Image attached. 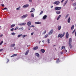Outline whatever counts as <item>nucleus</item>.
I'll return each instance as SVG.
<instances>
[{"label":"nucleus","mask_w":76,"mask_h":76,"mask_svg":"<svg viewBox=\"0 0 76 76\" xmlns=\"http://www.w3.org/2000/svg\"><path fill=\"white\" fill-rule=\"evenodd\" d=\"M71 43H72V38H70L69 40V44L70 48L72 49V48H73V45L71 44Z\"/></svg>","instance_id":"f257e3e1"},{"label":"nucleus","mask_w":76,"mask_h":76,"mask_svg":"<svg viewBox=\"0 0 76 76\" xmlns=\"http://www.w3.org/2000/svg\"><path fill=\"white\" fill-rule=\"evenodd\" d=\"M20 7H19L16 8V10H20Z\"/></svg>","instance_id":"c756f323"},{"label":"nucleus","mask_w":76,"mask_h":76,"mask_svg":"<svg viewBox=\"0 0 76 76\" xmlns=\"http://www.w3.org/2000/svg\"><path fill=\"white\" fill-rule=\"evenodd\" d=\"M25 36V37H27V35H24Z\"/></svg>","instance_id":"680f3d73"},{"label":"nucleus","mask_w":76,"mask_h":76,"mask_svg":"<svg viewBox=\"0 0 76 76\" xmlns=\"http://www.w3.org/2000/svg\"><path fill=\"white\" fill-rule=\"evenodd\" d=\"M64 51H65V53H66V52H67V50H64Z\"/></svg>","instance_id":"49530a36"},{"label":"nucleus","mask_w":76,"mask_h":76,"mask_svg":"<svg viewBox=\"0 0 76 76\" xmlns=\"http://www.w3.org/2000/svg\"><path fill=\"white\" fill-rule=\"evenodd\" d=\"M14 26H15V24H12L11 26V28H13V27H14Z\"/></svg>","instance_id":"ddd939ff"},{"label":"nucleus","mask_w":76,"mask_h":76,"mask_svg":"<svg viewBox=\"0 0 76 76\" xmlns=\"http://www.w3.org/2000/svg\"><path fill=\"white\" fill-rule=\"evenodd\" d=\"M28 6H29V4H26L23 6V8H25V7H28Z\"/></svg>","instance_id":"0eeeda50"},{"label":"nucleus","mask_w":76,"mask_h":76,"mask_svg":"<svg viewBox=\"0 0 76 76\" xmlns=\"http://www.w3.org/2000/svg\"><path fill=\"white\" fill-rule=\"evenodd\" d=\"M47 37H48V34H46L44 38H47Z\"/></svg>","instance_id":"e433bc0d"},{"label":"nucleus","mask_w":76,"mask_h":76,"mask_svg":"<svg viewBox=\"0 0 76 76\" xmlns=\"http://www.w3.org/2000/svg\"><path fill=\"white\" fill-rule=\"evenodd\" d=\"M0 37H3V34H1L0 35Z\"/></svg>","instance_id":"09e8293b"},{"label":"nucleus","mask_w":76,"mask_h":76,"mask_svg":"<svg viewBox=\"0 0 76 76\" xmlns=\"http://www.w3.org/2000/svg\"><path fill=\"white\" fill-rule=\"evenodd\" d=\"M41 43V41H39V44H40V43Z\"/></svg>","instance_id":"13d9d810"},{"label":"nucleus","mask_w":76,"mask_h":76,"mask_svg":"<svg viewBox=\"0 0 76 76\" xmlns=\"http://www.w3.org/2000/svg\"><path fill=\"white\" fill-rule=\"evenodd\" d=\"M7 9V8L5 7L4 9H2V10H6Z\"/></svg>","instance_id":"a19ab883"},{"label":"nucleus","mask_w":76,"mask_h":76,"mask_svg":"<svg viewBox=\"0 0 76 76\" xmlns=\"http://www.w3.org/2000/svg\"><path fill=\"white\" fill-rule=\"evenodd\" d=\"M61 15H59L58 17V18H57V20H58L59 19V18H60L61 17Z\"/></svg>","instance_id":"5701e85b"},{"label":"nucleus","mask_w":76,"mask_h":76,"mask_svg":"<svg viewBox=\"0 0 76 76\" xmlns=\"http://www.w3.org/2000/svg\"><path fill=\"white\" fill-rule=\"evenodd\" d=\"M3 49H0V52L1 51H3Z\"/></svg>","instance_id":"c03bdc74"},{"label":"nucleus","mask_w":76,"mask_h":76,"mask_svg":"<svg viewBox=\"0 0 76 76\" xmlns=\"http://www.w3.org/2000/svg\"><path fill=\"white\" fill-rule=\"evenodd\" d=\"M35 55L36 56H37L38 57H39V54H38V53H36Z\"/></svg>","instance_id":"6ab92c4d"},{"label":"nucleus","mask_w":76,"mask_h":76,"mask_svg":"<svg viewBox=\"0 0 76 76\" xmlns=\"http://www.w3.org/2000/svg\"><path fill=\"white\" fill-rule=\"evenodd\" d=\"M17 56V54H14L11 57H15V56Z\"/></svg>","instance_id":"cd10ccee"},{"label":"nucleus","mask_w":76,"mask_h":76,"mask_svg":"<svg viewBox=\"0 0 76 76\" xmlns=\"http://www.w3.org/2000/svg\"><path fill=\"white\" fill-rule=\"evenodd\" d=\"M58 30L60 31V29H61V26H58Z\"/></svg>","instance_id":"a211bd4d"},{"label":"nucleus","mask_w":76,"mask_h":76,"mask_svg":"<svg viewBox=\"0 0 76 76\" xmlns=\"http://www.w3.org/2000/svg\"><path fill=\"white\" fill-rule=\"evenodd\" d=\"M26 23H24L19 24H18V25L20 26H22V25H26Z\"/></svg>","instance_id":"1a4fd4ad"},{"label":"nucleus","mask_w":76,"mask_h":76,"mask_svg":"<svg viewBox=\"0 0 76 76\" xmlns=\"http://www.w3.org/2000/svg\"><path fill=\"white\" fill-rule=\"evenodd\" d=\"M29 1L30 2H32V0H29Z\"/></svg>","instance_id":"603ef678"},{"label":"nucleus","mask_w":76,"mask_h":76,"mask_svg":"<svg viewBox=\"0 0 76 76\" xmlns=\"http://www.w3.org/2000/svg\"><path fill=\"white\" fill-rule=\"evenodd\" d=\"M27 24L28 25V26H30L31 25V22L29 21L27 23Z\"/></svg>","instance_id":"2eb2a0df"},{"label":"nucleus","mask_w":76,"mask_h":76,"mask_svg":"<svg viewBox=\"0 0 76 76\" xmlns=\"http://www.w3.org/2000/svg\"><path fill=\"white\" fill-rule=\"evenodd\" d=\"M56 13L57 15H58L59 14H60V13H61V12L60 11H57L56 12Z\"/></svg>","instance_id":"4468645a"},{"label":"nucleus","mask_w":76,"mask_h":76,"mask_svg":"<svg viewBox=\"0 0 76 76\" xmlns=\"http://www.w3.org/2000/svg\"><path fill=\"white\" fill-rule=\"evenodd\" d=\"M75 31H76V30H75V29L74 30L73 32H72V34H74V33L75 32Z\"/></svg>","instance_id":"ea45409f"},{"label":"nucleus","mask_w":76,"mask_h":76,"mask_svg":"<svg viewBox=\"0 0 76 76\" xmlns=\"http://www.w3.org/2000/svg\"><path fill=\"white\" fill-rule=\"evenodd\" d=\"M66 49V47L65 46H62L61 50H63V49Z\"/></svg>","instance_id":"393cba45"},{"label":"nucleus","mask_w":76,"mask_h":76,"mask_svg":"<svg viewBox=\"0 0 76 76\" xmlns=\"http://www.w3.org/2000/svg\"><path fill=\"white\" fill-rule=\"evenodd\" d=\"M15 44H12L11 45V47H13L14 46H15Z\"/></svg>","instance_id":"b1692460"},{"label":"nucleus","mask_w":76,"mask_h":76,"mask_svg":"<svg viewBox=\"0 0 76 76\" xmlns=\"http://www.w3.org/2000/svg\"><path fill=\"white\" fill-rule=\"evenodd\" d=\"M28 30H29V31H30V28H28Z\"/></svg>","instance_id":"338daca9"},{"label":"nucleus","mask_w":76,"mask_h":76,"mask_svg":"<svg viewBox=\"0 0 76 76\" xmlns=\"http://www.w3.org/2000/svg\"><path fill=\"white\" fill-rule=\"evenodd\" d=\"M31 10H32L33 11H35V9L34 8H32L31 9Z\"/></svg>","instance_id":"4c0bfd02"},{"label":"nucleus","mask_w":76,"mask_h":76,"mask_svg":"<svg viewBox=\"0 0 76 76\" xmlns=\"http://www.w3.org/2000/svg\"><path fill=\"white\" fill-rule=\"evenodd\" d=\"M42 42H44V41L43 40V41H42Z\"/></svg>","instance_id":"bf43d9fd"},{"label":"nucleus","mask_w":76,"mask_h":76,"mask_svg":"<svg viewBox=\"0 0 76 76\" xmlns=\"http://www.w3.org/2000/svg\"><path fill=\"white\" fill-rule=\"evenodd\" d=\"M41 51L42 53H44L45 52V50L44 49H42L41 50Z\"/></svg>","instance_id":"9b49d317"},{"label":"nucleus","mask_w":76,"mask_h":76,"mask_svg":"<svg viewBox=\"0 0 76 76\" xmlns=\"http://www.w3.org/2000/svg\"><path fill=\"white\" fill-rule=\"evenodd\" d=\"M3 41H2L0 43V45H1V44H3Z\"/></svg>","instance_id":"473e14b6"},{"label":"nucleus","mask_w":76,"mask_h":76,"mask_svg":"<svg viewBox=\"0 0 76 76\" xmlns=\"http://www.w3.org/2000/svg\"><path fill=\"white\" fill-rule=\"evenodd\" d=\"M35 24H41V22H35Z\"/></svg>","instance_id":"412c9836"},{"label":"nucleus","mask_w":76,"mask_h":76,"mask_svg":"<svg viewBox=\"0 0 76 76\" xmlns=\"http://www.w3.org/2000/svg\"><path fill=\"white\" fill-rule=\"evenodd\" d=\"M31 17H34V13H32L31 14Z\"/></svg>","instance_id":"2f4dec72"},{"label":"nucleus","mask_w":76,"mask_h":76,"mask_svg":"<svg viewBox=\"0 0 76 76\" xmlns=\"http://www.w3.org/2000/svg\"><path fill=\"white\" fill-rule=\"evenodd\" d=\"M27 47H29V45H28Z\"/></svg>","instance_id":"0e129e2a"},{"label":"nucleus","mask_w":76,"mask_h":76,"mask_svg":"<svg viewBox=\"0 0 76 76\" xmlns=\"http://www.w3.org/2000/svg\"><path fill=\"white\" fill-rule=\"evenodd\" d=\"M21 36H22V34H20V35H18V37H21Z\"/></svg>","instance_id":"79ce46f5"},{"label":"nucleus","mask_w":76,"mask_h":76,"mask_svg":"<svg viewBox=\"0 0 76 76\" xmlns=\"http://www.w3.org/2000/svg\"><path fill=\"white\" fill-rule=\"evenodd\" d=\"M53 29H52L50 31V32L48 33V35H51L52 34H53Z\"/></svg>","instance_id":"423d86ee"},{"label":"nucleus","mask_w":76,"mask_h":76,"mask_svg":"<svg viewBox=\"0 0 76 76\" xmlns=\"http://www.w3.org/2000/svg\"><path fill=\"white\" fill-rule=\"evenodd\" d=\"M30 12H33V11L32 10H31Z\"/></svg>","instance_id":"6e6d98bb"},{"label":"nucleus","mask_w":76,"mask_h":76,"mask_svg":"<svg viewBox=\"0 0 76 76\" xmlns=\"http://www.w3.org/2000/svg\"><path fill=\"white\" fill-rule=\"evenodd\" d=\"M18 28H19V27H17L14 30H15V31L17 30V29H18Z\"/></svg>","instance_id":"c9c22d12"},{"label":"nucleus","mask_w":76,"mask_h":76,"mask_svg":"<svg viewBox=\"0 0 76 76\" xmlns=\"http://www.w3.org/2000/svg\"><path fill=\"white\" fill-rule=\"evenodd\" d=\"M46 33V30H45V31L42 33V35H44V34H45Z\"/></svg>","instance_id":"bb28decb"},{"label":"nucleus","mask_w":76,"mask_h":76,"mask_svg":"<svg viewBox=\"0 0 76 76\" xmlns=\"http://www.w3.org/2000/svg\"><path fill=\"white\" fill-rule=\"evenodd\" d=\"M61 54H63V53L61 52Z\"/></svg>","instance_id":"774afa93"},{"label":"nucleus","mask_w":76,"mask_h":76,"mask_svg":"<svg viewBox=\"0 0 76 76\" xmlns=\"http://www.w3.org/2000/svg\"><path fill=\"white\" fill-rule=\"evenodd\" d=\"M31 35H34V32L31 33Z\"/></svg>","instance_id":"37998d69"},{"label":"nucleus","mask_w":76,"mask_h":76,"mask_svg":"<svg viewBox=\"0 0 76 76\" xmlns=\"http://www.w3.org/2000/svg\"><path fill=\"white\" fill-rule=\"evenodd\" d=\"M15 34H16V33L14 32L12 33H11V35H15Z\"/></svg>","instance_id":"a878e982"},{"label":"nucleus","mask_w":76,"mask_h":76,"mask_svg":"<svg viewBox=\"0 0 76 76\" xmlns=\"http://www.w3.org/2000/svg\"><path fill=\"white\" fill-rule=\"evenodd\" d=\"M75 0H71L72 1H73Z\"/></svg>","instance_id":"052dcab7"},{"label":"nucleus","mask_w":76,"mask_h":76,"mask_svg":"<svg viewBox=\"0 0 76 76\" xmlns=\"http://www.w3.org/2000/svg\"><path fill=\"white\" fill-rule=\"evenodd\" d=\"M59 4H60V1H56L54 3V4H56L58 5Z\"/></svg>","instance_id":"39448f33"},{"label":"nucleus","mask_w":76,"mask_h":76,"mask_svg":"<svg viewBox=\"0 0 76 76\" xmlns=\"http://www.w3.org/2000/svg\"><path fill=\"white\" fill-rule=\"evenodd\" d=\"M53 6H51V8H53Z\"/></svg>","instance_id":"5fc2aeb1"},{"label":"nucleus","mask_w":76,"mask_h":76,"mask_svg":"<svg viewBox=\"0 0 76 76\" xmlns=\"http://www.w3.org/2000/svg\"><path fill=\"white\" fill-rule=\"evenodd\" d=\"M47 15H45L43 18V19H46V18H47Z\"/></svg>","instance_id":"f3484780"},{"label":"nucleus","mask_w":76,"mask_h":76,"mask_svg":"<svg viewBox=\"0 0 76 76\" xmlns=\"http://www.w3.org/2000/svg\"><path fill=\"white\" fill-rule=\"evenodd\" d=\"M9 59H8V61H7V62H9Z\"/></svg>","instance_id":"69168bd1"},{"label":"nucleus","mask_w":76,"mask_h":76,"mask_svg":"<svg viewBox=\"0 0 76 76\" xmlns=\"http://www.w3.org/2000/svg\"><path fill=\"white\" fill-rule=\"evenodd\" d=\"M27 16H28V15L26 14L21 16V18L22 19H25V18H26Z\"/></svg>","instance_id":"20e7f679"},{"label":"nucleus","mask_w":76,"mask_h":76,"mask_svg":"<svg viewBox=\"0 0 76 76\" xmlns=\"http://www.w3.org/2000/svg\"><path fill=\"white\" fill-rule=\"evenodd\" d=\"M48 44H50V39H48Z\"/></svg>","instance_id":"58836bf2"},{"label":"nucleus","mask_w":76,"mask_h":76,"mask_svg":"<svg viewBox=\"0 0 76 76\" xmlns=\"http://www.w3.org/2000/svg\"><path fill=\"white\" fill-rule=\"evenodd\" d=\"M29 52V51L28 50L26 52V53L25 54V56H27V55L28 54Z\"/></svg>","instance_id":"9d476101"},{"label":"nucleus","mask_w":76,"mask_h":76,"mask_svg":"<svg viewBox=\"0 0 76 76\" xmlns=\"http://www.w3.org/2000/svg\"><path fill=\"white\" fill-rule=\"evenodd\" d=\"M74 28H75V26H74V25H73L72 26L71 28L72 31H73V29H74Z\"/></svg>","instance_id":"dca6fc26"},{"label":"nucleus","mask_w":76,"mask_h":76,"mask_svg":"<svg viewBox=\"0 0 76 76\" xmlns=\"http://www.w3.org/2000/svg\"><path fill=\"white\" fill-rule=\"evenodd\" d=\"M1 5V6H2L3 7V6H4V4H2Z\"/></svg>","instance_id":"3c124183"},{"label":"nucleus","mask_w":76,"mask_h":76,"mask_svg":"<svg viewBox=\"0 0 76 76\" xmlns=\"http://www.w3.org/2000/svg\"><path fill=\"white\" fill-rule=\"evenodd\" d=\"M69 33H68V32H66V38L67 39V38H68V37H69Z\"/></svg>","instance_id":"6e6552de"},{"label":"nucleus","mask_w":76,"mask_h":76,"mask_svg":"<svg viewBox=\"0 0 76 76\" xmlns=\"http://www.w3.org/2000/svg\"><path fill=\"white\" fill-rule=\"evenodd\" d=\"M64 1V0H62V1H61V3H63Z\"/></svg>","instance_id":"de8ad7c7"},{"label":"nucleus","mask_w":76,"mask_h":76,"mask_svg":"<svg viewBox=\"0 0 76 76\" xmlns=\"http://www.w3.org/2000/svg\"><path fill=\"white\" fill-rule=\"evenodd\" d=\"M43 13V11H42L39 14V15H42V13Z\"/></svg>","instance_id":"f704fd0d"},{"label":"nucleus","mask_w":76,"mask_h":76,"mask_svg":"<svg viewBox=\"0 0 76 76\" xmlns=\"http://www.w3.org/2000/svg\"><path fill=\"white\" fill-rule=\"evenodd\" d=\"M14 28H13L10 29V31H14Z\"/></svg>","instance_id":"72a5a7b5"},{"label":"nucleus","mask_w":76,"mask_h":76,"mask_svg":"<svg viewBox=\"0 0 76 76\" xmlns=\"http://www.w3.org/2000/svg\"><path fill=\"white\" fill-rule=\"evenodd\" d=\"M67 1H68V0H66L65 1V3H67Z\"/></svg>","instance_id":"864d4df0"},{"label":"nucleus","mask_w":76,"mask_h":76,"mask_svg":"<svg viewBox=\"0 0 76 76\" xmlns=\"http://www.w3.org/2000/svg\"><path fill=\"white\" fill-rule=\"evenodd\" d=\"M38 48V46H36L34 48L33 50H37Z\"/></svg>","instance_id":"f8f14e48"},{"label":"nucleus","mask_w":76,"mask_h":76,"mask_svg":"<svg viewBox=\"0 0 76 76\" xmlns=\"http://www.w3.org/2000/svg\"><path fill=\"white\" fill-rule=\"evenodd\" d=\"M16 47L14 48V49H16Z\"/></svg>","instance_id":"e2e57ef3"},{"label":"nucleus","mask_w":76,"mask_h":76,"mask_svg":"<svg viewBox=\"0 0 76 76\" xmlns=\"http://www.w3.org/2000/svg\"><path fill=\"white\" fill-rule=\"evenodd\" d=\"M31 27H32L33 28H34V27H35V26H31Z\"/></svg>","instance_id":"a18cd8bd"},{"label":"nucleus","mask_w":76,"mask_h":76,"mask_svg":"<svg viewBox=\"0 0 76 76\" xmlns=\"http://www.w3.org/2000/svg\"><path fill=\"white\" fill-rule=\"evenodd\" d=\"M18 29L21 31H23V27H22L21 28H20Z\"/></svg>","instance_id":"4be33fe9"},{"label":"nucleus","mask_w":76,"mask_h":76,"mask_svg":"<svg viewBox=\"0 0 76 76\" xmlns=\"http://www.w3.org/2000/svg\"><path fill=\"white\" fill-rule=\"evenodd\" d=\"M65 34V33L64 32L63 34H59L58 36V38H59V37H60V38H63V37L64 36Z\"/></svg>","instance_id":"f03ea898"},{"label":"nucleus","mask_w":76,"mask_h":76,"mask_svg":"<svg viewBox=\"0 0 76 76\" xmlns=\"http://www.w3.org/2000/svg\"><path fill=\"white\" fill-rule=\"evenodd\" d=\"M24 37H25V35L23 36V37L24 38Z\"/></svg>","instance_id":"8fccbe9b"},{"label":"nucleus","mask_w":76,"mask_h":76,"mask_svg":"<svg viewBox=\"0 0 76 76\" xmlns=\"http://www.w3.org/2000/svg\"><path fill=\"white\" fill-rule=\"evenodd\" d=\"M55 9L56 10H60L61 9V7H56L55 8Z\"/></svg>","instance_id":"7ed1b4c3"},{"label":"nucleus","mask_w":76,"mask_h":76,"mask_svg":"<svg viewBox=\"0 0 76 76\" xmlns=\"http://www.w3.org/2000/svg\"><path fill=\"white\" fill-rule=\"evenodd\" d=\"M59 61H60V60L59 59V58H58L56 60V62L58 63V62H59Z\"/></svg>","instance_id":"c85d7f7f"},{"label":"nucleus","mask_w":76,"mask_h":76,"mask_svg":"<svg viewBox=\"0 0 76 76\" xmlns=\"http://www.w3.org/2000/svg\"><path fill=\"white\" fill-rule=\"evenodd\" d=\"M70 17L68 19V23H70Z\"/></svg>","instance_id":"aec40b11"},{"label":"nucleus","mask_w":76,"mask_h":76,"mask_svg":"<svg viewBox=\"0 0 76 76\" xmlns=\"http://www.w3.org/2000/svg\"><path fill=\"white\" fill-rule=\"evenodd\" d=\"M66 3H66L65 2L64 3V5H66Z\"/></svg>","instance_id":"4d7b16f0"},{"label":"nucleus","mask_w":76,"mask_h":76,"mask_svg":"<svg viewBox=\"0 0 76 76\" xmlns=\"http://www.w3.org/2000/svg\"><path fill=\"white\" fill-rule=\"evenodd\" d=\"M69 16V14H67L65 16V19H66Z\"/></svg>","instance_id":"7c9ffc66"}]
</instances>
